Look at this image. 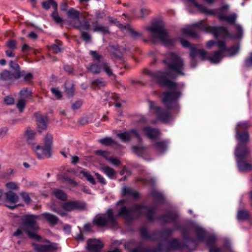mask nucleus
<instances>
[{
	"mask_svg": "<svg viewBox=\"0 0 252 252\" xmlns=\"http://www.w3.org/2000/svg\"><path fill=\"white\" fill-rule=\"evenodd\" d=\"M165 56L166 58L163 60V63L167 64L169 70L173 71L176 74L158 71L154 75L160 84L170 89L163 92L162 102L167 109H176L178 107L177 100L181 96L182 92L177 90L178 84L167 77L174 79L178 75H184V62L179 56L172 52L166 54Z\"/></svg>",
	"mask_w": 252,
	"mask_h": 252,
	"instance_id": "nucleus-1",
	"label": "nucleus"
},
{
	"mask_svg": "<svg viewBox=\"0 0 252 252\" xmlns=\"http://www.w3.org/2000/svg\"><path fill=\"white\" fill-rule=\"evenodd\" d=\"M145 29L150 32L151 40L154 43L159 40L164 45L171 46L175 42L174 39L169 38L164 24L160 21H154L151 26L146 27Z\"/></svg>",
	"mask_w": 252,
	"mask_h": 252,
	"instance_id": "nucleus-2",
	"label": "nucleus"
},
{
	"mask_svg": "<svg viewBox=\"0 0 252 252\" xmlns=\"http://www.w3.org/2000/svg\"><path fill=\"white\" fill-rule=\"evenodd\" d=\"M235 156L238 166L240 171H248L252 169V162L249 163L244 160L249 154L245 143H239L235 150Z\"/></svg>",
	"mask_w": 252,
	"mask_h": 252,
	"instance_id": "nucleus-3",
	"label": "nucleus"
},
{
	"mask_svg": "<svg viewBox=\"0 0 252 252\" xmlns=\"http://www.w3.org/2000/svg\"><path fill=\"white\" fill-rule=\"evenodd\" d=\"M36 219L37 217L35 216L27 215L25 217L24 225L29 236L38 240L40 237L35 232L38 229V226L36 223Z\"/></svg>",
	"mask_w": 252,
	"mask_h": 252,
	"instance_id": "nucleus-4",
	"label": "nucleus"
},
{
	"mask_svg": "<svg viewBox=\"0 0 252 252\" xmlns=\"http://www.w3.org/2000/svg\"><path fill=\"white\" fill-rule=\"evenodd\" d=\"M32 148L39 158H50L51 156V144L50 143H32Z\"/></svg>",
	"mask_w": 252,
	"mask_h": 252,
	"instance_id": "nucleus-5",
	"label": "nucleus"
},
{
	"mask_svg": "<svg viewBox=\"0 0 252 252\" xmlns=\"http://www.w3.org/2000/svg\"><path fill=\"white\" fill-rule=\"evenodd\" d=\"M150 108L154 110V114L156 115L158 120L164 123H167L172 119V117L170 113L166 110H164L160 107L156 106L154 101H148Z\"/></svg>",
	"mask_w": 252,
	"mask_h": 252,
	"instance_id": "nucleus-6",
	"label": "nucleus"
},
{
	"mask_svg": "<svg viewBox=\"0 0 252 252\" xmlns=\"http://www.w3.org/2000/svg\"><path fill=\"white\" fill-rule=\"evenodd\" d=\"M151 210L147 207L143 205H136L131 210L127 209L126 207H123L119 212L120 216H123L125 218H128L134 214H145L148 215Z\"/></svg>",
	"mask_w": 252,
	"mask_h": 252,
	"instance_id": "nucleus-7",
	"label": "nucleus"
},
{
	"mask_svg": "<svg viewBox=\"0 0 252 252\" xmlns=\"http://www.w3.org/2000/svg\"><path fill=\"white\" fill-rule=\"evenodd\" d=\"M206 26V24L201 21L198 23L193 24L192 25L183 28L182 31L186 35L192 37H197L198 36V32L199 31H204L205 30L202 28V27Z\"/></svg>",
	"mask_w": 252,
	"mask_h": 252,
	"instance_id": "nucleus-8",
	"label": "nucleus"
},
{
	"mask_svg": "<svg viewBox=\"0 0 252 252\" xmlns=\"http://www.w3.org/2000/svg\"><path fill=\"white\" fill-rule=\"evenodd\" d=\"M229 8V5L225 4L218 9V17L220 21H225L229 24H234L236 22L237 14L235 13L226 15L222 13V12L227 10Z\"/></svg>",
	"mask_w": 252,
	"mask_h": 252,
	"instance_id": "nucleus-9",
	"label": "nucleus"
},
{
	"mask_svg": "<svg viewBox=\"0 0 252 252\" xmlns=\"http://www.w3.org/2000/svg\"><path fill=\"white\" fill-rule=\"evenodd\" d=\"M94 222L98 226H103L107 223L115 225V220L113 216L112 210L109 209L105 214L95 218L94 220Z\"/></svg>",
	"mask_w": 252,
	"mask_h": 252,
	"instance_id": "nucleus-10",
	"label": "nucleus"
},
{
	"mask_svg": "<svg viewBox=\"0 0 252 252\" xmlns=\"http://www.w3.org/2000/svg\"><path fill=\"white\" fill-rule=\"evenodd\" d=\"M205 31L211 32L216 38L220 35H225L230 37V33H229L227 28L223 26L212 27L206 24V26L202 27Z\"/></svg>",
	"mask_w": 252,
	"mask_h": 252,
	"instance_id": "nucleus-11",
	"label": "nucleus"
},
{
	"mask_svg": "<svg viewBox=\"0 0 252 252\" xmlns=\"http://www.w3.org/2000/svg\"><path fill=\"white\" fill-rule=\"evenodd\" d=\"M248 127L247 123H240L236 127V136L237 140L240 142H248L250 140V136L247 131H242Z\"/></svg>",
	"mask_w": 252,
	"mask_h": 252,
	"instance_id": "nucleus-12",
	"label": "nucleus"
},
{
	"mask_svg": "<svg viewBox=\"0 0 252 252\" xmlns=\"http://www.w3.org/2000/svg\"><path fill=\"white\" fill-rule=\"evenodd\" d=\"M117 135L121 140L124 141H130L134 137L136 138L137 140H141L139 134L137 131L134 129L123 133H117Z\"/></svg>",
	"mask_w": 252,
	"mask_h": 252,
	"instance_id": "nucleus-13",
	"label": "nucleus"
},
{
	"mask_svg": "<svg viewBox=\"0 0 252 252\" xmlns=\"http://www.w3.org/2000/svg\"><path fill=\"white\" fill-rule=\"evenodd\" d=\"M58 245L55 243L47 244H36L35 245V249L38 252H54L58 249Z\"/></svg>",
	"mask_w": 252,
	"mask_h": 252,
	"instance_id": "nucleus-14",
	"label": "nucleus"
},
{
	"mask_svg": "<svg viewBox=\"0 0 252 252\" xmlns=\"http://www.w3.org/2000/svg\"><path fill=\"white\" fill-rule=\"evenodd\" d=\"M103 246L102 243L99 240L90 239L87 242V249L91 252L99 251Z\"/></svg>",
	"mask_w": 252,
	"mask_h": 252,
	"instance_id": "nucleus-15",
	"label": "nucleus"
},
{
	"mask_svg": "<svg viewBox=\"0 0 252 252\" xmlns=\"http://www.w3.org/2000/svg\"><path fill=\"white\" fill-rule=\"evenodd\" d=\"M35 117L36 118V122L39 129V131H40L41 130L46 129L47 126L48 122L47 117H44L39 113H36L35 114Z\"/></svg>",
	"mask_w": 252,
	"mask_h": 252,
	"instance_id": "nucleus-16",
	"label": "nucleus"
},
{
	"mask_svg": "<svg viewBox=\"0 0 252 252\" xmlns=\"http://www.w3.org/2000/svg\"><path fill=\"white\" fill-rule=\"evenodd\" d=\"M70 24L74 28L79 30L81 32L84 31H89L91 28V25L89 22L86 20L81 23V20L77 22L76 21L71 20L70 21Z\"/></svg>",
	"mask_w": 252,
	"mask_h": 252,
	"instance_id": "nucleus-17",
	"label": "nucleus"
},
{
	"mask_svg": "<svg viewBox=\"0 0 252 252\" xmlns=\"http://www.w3.org/2000/svg\"><path fill=\"white\" fill-rule=\"evenodd\" d=\"M144 134L151 139H155L158 138L160 135L158 129L153 128L149 126H146L143 128Z\"/></svg>",
	"mask_w": 252,
	"mask_h": 252,
	"instance_id": "nucleus-18",
	"label": "nucleus"
},
{
	"mask_svg": "<svg viewBox=\"0 0 252 252\" xmlns=\"http://www.w3.org/2000/svg\"><path fill=\"white\" fill-rule=\"evenodd\" d=\"M77 175L81 178H85L88 181L93 185L95 184V181L93 176L90 172L85 169H81L77 172Z\"/></svg>",
	"mask_w": 252,
	"mask_h": 252,
	"instance_id": "nucleus-19",
	"label": "nucleus"
},
{
	"mask_svg": "<svg viewBox=\"0 0 252 252\" xmlns=\"http://www.w3.org/2000/svg\"><path fill=\"white\" fill-rule=\"evenodd\" d=\"M92 30L94 32H100L103 34L110 33L108 28L99 24L97 21L92 23Z\"/></svg>",
	"mask_w": 252,
	"mask_h": 252,
	"instance_id": "nucleus-20",
	"label": "nucleus"
},
{
	"mask_svg": "<svg viewBox=\"0 0 252 252\" xmlns=\"http://www.w3.org/2000/svg\"><path fill=\"white\" fill-rule=\"evenodd\" d=\"M66 14L69 20L68 21L70 24V21L71 20L76 21L78 22L80 20V12L73 8L69 9L66 12Z\"/></svg>",
	"mask_w": 252,
	"mask_h": 252,
	"instance_id": "nucleus-21",
	"label": "nucleus"
},
{
	"mask_svg": "<svg viewBox=\"0 0 252 252\" xmlns=\"http://www.w3.org/2000/svg\"><path fill=\"white\" fill-rule=\"evenodd\" d=\"M123 194L126 196H131L134 199L139 196V193L137 191L132 188L126 187H124L123 189Z\"/></svg>",
	"mask_w": 252,
	"mask_h": 252,
	"instance_id": "nucleus-22",
	"label": "nucleus"
},
{
	"mask_svg": "<svg viewBox=\"0 0 252 252\" xmlns=\"http://www.w3.org/2000/svg\"><path fill=\"white\" fill-rule=\"evenodd\" d=\"M235 28L236 29L235 34H230V38L235 39H241L243 36V30L242 27L239 24H234Z\"/></svg>",
	"mask_w": 252,
	"mask_h": 252,
	"instance_id": "nucleus-23",
	"label": "nucleus"
},
{
	"mask_svg": "<svg viewBox=\"0 0 252 252\" xmlns=\"http://www.w3.org/2000/svg\"><path fill=\"white\" fill-rule=\"evenodd\" d=\"M223 53L221 51H216L214 52L211 57L210 56L209 61L212 63H218L223 57Z\"/></svg>",
	"mask_w": 252,
	"mask_h": 252,
	"instance_id": "nucleus-24",
	"label": "nucleus"
},
{
	"mask_svg": "<svg viewBox=\"0 0 252 252\" xmlns=\"http://www.w3.org/2000/svg\"><path fill=\"white\" fill-rule=\"evenodd\" d=\"M6 200L11 203L15 204L19 200L18 196L14 192L9 191L5 193Z\"/></svg>",
	"mask_w": 252,
	"mask_h": 252,
	"instance_id": "nucleus-25",
	"label": "nucleus"
},
{
	"mask_svg": "<svg viewBox=\"0 0 252 252\" xmlns=\"http://www.w3.org/2000/svg\"><path fill=\"white\" fill-rule=\"evenodd\" d=\"M46 220L51 224H56L59 221V219L56 216L50 213H45L42 215Z\"/></svg>",
	"mask_w": 252,
	"mask_h": 252,
	"instance_id": "nucleus-26",
	"label": "nucleus"
},
{
	"mask_svg": "<svg viewBox=\"0 0 252 252\" xmlns=\"http://www.w3.org/2000/svg\"><path fill=\"white\" fill-rule=\"evenodd\" d=\"M101 170L109 178L112 179L115 178L116 173L113 168L107 166H103L101 167Z\"/></svg>",
	"mask_w": 252,
	"mask_h": 252,
	"instance_id": "nucleus-27",
	"label": "nucleus"
},
{
	"mask_svg": "<svg viewBox=\"0 0 252 252\" xmlns=\"http://www.w3.org/2000/svg\"><path fill=\"white\" fill-rule=\"evenodd\" d=\"M130 34L131 37L134 39H137L142 36V34L135 31L129 25H127L125 27Z\"/></svg>",
	"mask_w": 252,
	"mask_h": 252,
	"instance_id": "nucleus-28",
	"label": "nucleus"
},
{
	"mask_svg": "<svg viewBox=\"0 0 252 252\" xmlns=\"http://www.w3.org/2000/svg\"><path fill=\"white\" fill-rule=\"evenodd\" d=\"M109 50L115 58L117 59H121L122 57V53L120 51L118 46L110 45L109 47Z\"/></svg>",
	"mask_w": 252,
	"mask_h": 252,
	"instance_id": "nucleus-29",
	"label": "nucleus"
},
{
	"mask_svg": "<svg viewBox=\"0 0 252 252\" xmlns=\"http://www.w3.org/2000/svg\"><path fill=\"white\" fill-rule=\"evenodd\" d=\"M106 85V82L102 78L96 79L92 82L91 87L94 89L100 88Z\"/></svg>",
	"mask_w": 252,
	"mask_h": 252,
	"instance_id": "nucleus-30",
	"label": "nucleus"
},
{
	"mask_svg": "<svg viewBox=\"0 0 252 252\" xmlns=\"http://www.w3.org/2000/svg\"><path fill=\"white\" fill-rule=\"evenodd\" d=\"M77 208V203L74 201L67 202L63 205V208L66 211H71Z\"/></svg>",
	"mask_w": 252,
	"mask_h": 252,
	"instance_id": "nucleus-31",
	"label": "nucleus"
},
{
	"mask_svg": "<svg viewBox=\"0 0 252 252\" xmlns=\"http://www.w3.org/2000/svg\"><path fill=\"white\" fill-rule=\"evenodd\" d=\"M43 7L45 9H48L50 6L52 5L55 10L58 9V4L54 0H47L46 1L42 2Z\"/></svg>",
	"mask_w": 252,
	"mask_h": 252,
	"instance_id": "nucleus-32",
	"label": "nucleus"
},
{
	"mask_svg": "<svg viewBox=\"0 0 252 252\" xmlns=\"http://www.w3.org/2000/svg\"><path fill=\"white\" fill-rule=\"evenodd\" d=\"M101 65L99 66L96 63H92L87 67L88 70L94 74L99 73L101 71Z\"/></svg>",
	"mask_w": 252,
	"mask_h": 252,
	"instance_id": "nucleus-33",
	"label": "nucleus"
},
{
	"mask_svg": "<svg viewBox=\"0 0 252 252\" xmlns=\"http://www.w3.org/2000/svg\"><path fill=\"white\" fill-rule=\"evenodd\" d=\"M194 5L198 8L200 11L202 13H204L207 14H215L216 13L213 10H208L205 6L198 4L196 2H194Z\"/></svg>",
	"mask_w": 252,
	"mask_h": 252,
	"instance_id": "nucleus-34",
	"label": "nucleus"
},
{
	"mask_svg": "<svg viewBox=\"0 0 252 252\" xmlns=\"http://www.w3.org/2000/svg\"><path fill=\"white\" fill-rule=\"evenodd\" d=\"M101 66L103 68L104 71L109 76H113L114 77H116V76L113 73L112 70L110 66L109 65V64L108 63H107L106 62H103L101 64Z\"/></svg>",
	"mask_w": 252,
	"mask_h": 252,
	"instance_id": "nucleus-35",
	"label": "nucleus"
},
{
	"mask_svg": "<svg viewBox=\"0 0 252 252\" xmlns=\"http://www.w3.org/2000/svg\"><path fill=\"white\" fill-rule=\"evenodd\" d=\"M215 241L214 237L211 238L207 242V245L209 248L210 252H220V250L218 249L215 246L213 245V243Z\"/></svg>",
	"mask_w": 252,
	"mask_h": 252,
	"instance_id": "nucleus-36",
	"label": "nucleus"
},
{
	"mask_svg": "<svg viewBox=\"0 0 252 252\" xmlns=\"http://www.w3.org/2000/svg\"><path fill=\"white\" fill-rule=\"evenodd\" d=\"M52 194L57 198L64 200L66 199V195L61 190L54 189L53 190Z\"/></svg>",
	"mask_w": 252,
	"mask_h": 252,
	"instance_id": "nucleus-37",
	"label": "nucleus"
},
{
	"mask_svg": "<svg viewBox=\"0 0 252 252\" xmlns=\"http://www.w3.org/2000/svg\"><path fill=\"white\" fill-rule=\"evenodd\" d=\"M11 79V73L7 70H4L0 73V79L1 80L6 81Z\"/></svg>",
	"mask_w": 252,
	"mask_h": 252,
	"instance_id": "nucleus-38",
	"label": "nucleus"
},
{
	"mask_svg": "<svg viewBox=\"0 0 252 252\" xmlns=\"http://www.w3.org/2000/svg\"><path fill=\"white\" fill-rule=\"evenodd\" d=\"M35 134L36 132L35 131L29 127L26 130L24 135L28 140H31L34 139Z\"/></svg>",
	"mask_w": 252,
	"mask_h": 252,
	"instance_id": "nucleus-39",
	"label": "nucleus"
},
{
	"mask_svg": "<svg viewBox=\"0 0 252 252\" xmlns=\"http://www.w3.org/2000/svg\"><path fill=\"white\" fill-rule=\"evenodd\" d=\"M90 54L93 57L94 60L98 62H100L101 61L103 60L104 58L101 55L99 54L95 51H91Z\"/></svg>",
	"mask_w": 252,
	"mask_h": 252,
	"instance_id": "nucleus-40",
	"label": "nucleus"
},
{
	"mask_svg": "<svg viewBox=\"0 0 252 252\" xmlns=\"http://www.w3.org/2000/svg\"><path fill=\"white\" fill-rule=\"evenodd\" d=\"M249 213L246 210H241L238 212L237 218L239 220H244L248 218Z\"/></svg>",
	"mask_w": 252,
	"mask_h": 252,
	"instance_id": "nucleus-41",
	"label": "nucleus"
},
{
	"mask_svg": "<svg viewBox=\"0 0 252 252\" xmlns=\"http://www.w3.org/2000/svg\"><path fill=\"white\" fill-rule=\"evenodd\" d=\"M227 49L226 51L229 53V56H232L237 53L239 50V46L234 45L231 48H227Z\"/></svg>",
	"mask_w": 252,
	"mask_h": 252,
	"instance_id": "nucleus-42",
	"label": "nucleus"
},
{
	"mask_svg": "<svg viewBox=\"0 0 252 252\" xmlns=\"http://www.w3.org/2000/svg\"><path fill=\"white\" fill-rule=\"evenodd\" d=\"M19 94L22 98L25 99L27 98L29 96H31L32 93L31 91L28 90V89L24 88L20 91Z\"/></svg>",
	"mask_w": 252,
	"mask_h": 252,
	"instance_id": "nucleus-43",
	"label": "nucleus"
},
{
	"mask_svg": "<svg viewBox=\"0 0 252 252\" xmlns=\"http://www.w3.org/2000/svg\"><path fill=\"white\" fill-rule=\"evenodd\" d=\"M216 45L218 46V48H219V51H221L222 52H224V51H226L227 49V48L225 42L223 40H219L218 41Z\"/></svg>",
	"mask_w": 252,
	"mask_h": 252,
	"instance_id": "nucleus-44",
	"label": "nucleus"
},
{
	"mask_svg": "<svg viewBox=\"0 0 252 252\" xmlns=\"http://www.w3.org/2000/svg\"><path fill=\"white\" fill-rule=\"evenodd\" d=\"M5 187L7 189L15 190L18 189V186L15 182H10L5 184Z\"/></svg>",
	"mask_w": 252,
	"mask_h": 252,
	"instance_id": "nucleus-45",
	"label": "nucleus"
},
{
	"mask_svg": "<svg viewBox=\"0 0 252 252\" xmlns=\"http://www.w3.org/2000/svg\"><path fill=\"white\" fill-rule=\"evenodd\" d=\"M132 150L135 154L137 155H140L144 152L145 148L141 145L133 146L132 147Z\"/></svg>",
	"mask_w": 252,
	"mask_h": 252,
	"instance_id": "nucleus-46",
	"label": "nucleus"
},
{
	"mask_svg": "<svg viewBox=\"0 0 252 252\" xmlns=\"http://www.w3.org/2000/svg\"><path fill=\"white\" fill-rule=\"evenodd\" d=\"M26 100L23 98L20 99L17 104V107L19 109L20 112H22L24 108L25 107Z\"/></svg>",
	"mask_w": 252,
	"mask_h": 252,
	"instance_id": "nucleus-47",
	"label": "nucleus"
},
{
	"mask_svg": "<svg viewBox=\"0 0 252 252\" xmlns=\"http://www.w3.org/2000/svg\"><path fill=\"white\" fill-rule=\"evenodd\" d=\"M51 91L57 99H60L62 97V92L58 88H52Z\"/></svg>",
	"mask_w": 252,
	"mask_h": 252,
	"instance_id": "nucleus-48",
	"label": "nucleus"
},
{
	"mask_svg": "<svg viewBox=\"0 0 252 252\" xmlns=\"http://www.w3.org/2000/svg\"><path fill=\"white\" fill-rule=\"evenodd\" d=\"M6 46L12 50H15L17 48V42L15 40H9L6 43Z\"/></svg>",
	"mask_w": 252,
	"mask_h": 252,
	"instance_id": "nucleus-49",
	"label": "nucleus"
},
{
	"mask_svg": "<svg viewBox=\"0 0 252 252\" xmlns=\"http://www.w3.org/2000/svg\"><path fill=\"white\" fill-rule=\"evenodd\" d=\"M81 37L82 39L85 41V42H89L91 40V35L90 33L87 32H85L84 31H82L81 32Z\"/></svg>",
	"mask_w": 252,
	"mask_h": 252,
	"instance_id": "nucleus-50",
	"label": "nucleus"
},
{
	"mask_svg": "<svg viewBox=\"0 0 252 252\" xmlns=\"http://www.w3.org/2000/svg\"><path fill=\"white\" fill-rule=\"evenodd\" d=\"M22 77H23L24 81L27 83H29L33 78V75L31 73H26L25 71H23V75Z\"/></svg>",
	"mask_w": 252,
	"mask_h": 252,
	"instance_id": "nucleus-51",
	"label": "nucleus"
},
{
	"mask_svg": "<svg viewBox=\"0 0 252 252\" xmlns=\"http://www.w3.org/2000/svg\"><path fill=\"white\" fill-rule=\"evenodd\" d=\"M196 234L197 239L199 240H202L205 235V232L202 228L198 227L196 228Z\"/></svg>",
	"mask_w": 252,
	"mask_h": 252,
	"instance_id": "nucleus-52",
	"label": "nucleus"
},
{
	"mask_svg": "<svg viewBox=\"0 0 252 252\" xmlns=\"http://www.w3.org/2000/svg\"><path fill=\"white\" fill-rule=\"evenodd\" d=\"M52 17L54 20L57 23H61L63 22V19L59 16L57 10H55L52 14Z\"/></svg>",
	"mask_w": 252,
	"mask_h": 252,
	"instance_id": "nucleus-53",
	"label": "nucleus"
},
{
	"mask_svg": "<svg viewBox=\"0 0 252 252\" xmlns=\"http://www.w3.org/2000/svg\"><path fill=\"white\" fill-rule=\"evenodd\" d=\"M23 71L24 70L21 71L20 69L14 70V72L11 74L12 78L13 77L15 79H19L23 75Z\"/></svg>",
	"mask_w": 252,
	"mask_h": 252,
	"instance_id": "nucleus-54",
	"label": "nucleus"
},
{
	"mask_svg": "<svg viewBox=\"0 0 252 252\" xmlns=\"http://www.w3.org/2000/svg\"><path fill=\"white\" fill-rule=\"evenodd\" d=\"M83 102L81 100H77L72 103L71 109L75 111L80 109L82 105Z\"/></svg>",
	"mask_w": 252,
	"mask_h": 252,
	"instance_id": "nucleus-55",
	"label": "nucleus"
},
{
	"mask_svg": "<svg viewBox=\"0 0 252 252\" xmlns=\"http://www.w3.org/2000/svg\"><path fill=\"white\" fill-rule=\"evenodd\" d=\"M24 201L27 204H29L31 202V198L28 193L26 192H22L20 193Z\"/></svg>",
	"mask_w": 252,
	"mask_h": 252,
	"instance_id": "nucleus-56",
	"label": "nucleus"
},
{
	"mask_svg": "<svg viewBox=\"0 0 252 252\" xmlns=\"http://www.w3.org/2000/svg\"><path fill=\"white\" fill-rule=\"evenodd\" d=\"M150 12L149 9L147 8H141L140 10V15L137 16L138 18H144L145 16L148 15Z\"/></svg>",
	"mask_w": 252,
	"mask_h": 252,
	"instance_id": "nucleus-57",
	"label": "nucleus"
},
{
	"mask_svg": "<svg viewBox=\"0 0 252 252\" xmlns=\"http://www.w3.org/2000/svg\"><path fill=\"white\" fill-rule=\"evenodd\" d=\"M199 55L201 56L202 60H208L209 61L210 56L207 51L203 49H200Z\"/></svg>",
	"mask_w": 252,
	"mask_h": 252,
	"instance_id": "nucleus-58",
	"label": "nucleus"
},
{
	"mask_svg": "<svg viewBox=\"0 0 252 252\" xmlns=\"http://www.w3.org/2000/svg\"><path fill=\"white\" fill-rule=\"evenodd\" d=\"M200 49H197L194 48H191L190 55L193 59H195V58L199 54V52Z\"/></svg>",
	"mask_w": 252,
	"mask_h": 252,
	"instance_id": "nucleus-59",
	"label": "nucleus"
},
{
	"mask_svg": "<svg viewBox=\"0 0 252 252\" xmlns=\"http://www.w3.org/2000/svg\"><path fill=\"white\" fill-rule=\"evenodd\" d=\"M4 101L7 105H11L14 103V99L12 97L7 96L4 98Z\"/></svg>",
	"mask_w": 252,
	"mask_h": 252,
	"instance_id": "nucleus-60",
	"label": "nucleus"
},
{
	"mask_svg": "<svg viewBox=\"0 0 252 252\" xmlns=\"http://www.w3.org/2000/svg\"><path fill=\"white\" fill-rule=\"evenodd\" d=\"M50 50H52L55 53H58L61 52V49L56 44H53L50 47Z\"/></svg>",
	"mask_w": 252,
	"mask_h": 252,
	"instance_id": "nucleus-61",
	"label": "nucleus"
},
{
	"mask_svg": "<svg viewBox=\"0 0 252 252\" xmlns=\"http://www.w3.org/2000/svg\"><path fill=\"white\" fill-rule=\"evenodd\" d=\"M9 65L10 67L13 69L14 70H18V69H20V66L16 63H14L13 61H10L9 62Z\"/></svg>",
	"mask_w": 252,
	"mask_h": 252,
	"instance_id": "nucleus-62",
	"label": "nucleus"
},
{
	"mask_svg": "<svg viewBox=\"0 0 252 252\" xmlns=\"http://www.w3.org/2000/svg\"><path fill=\"white\" fill-rule=\"evenodd\" d=\"M15 173L14 170L10 169L7 170L2 175L3 178H8L11 175Z\"/></svg>",
	"mask_w": 252,
	"mask_h": 252,
	"instance_id": "nucleus-63",
	"label": "nucleus"
},
{
	"mask_svg": "<svg viewBox=\"0 0 252 252\" xmlns=\"http://www.w3.org/2000/svg\"><path fill=\"white\" fill-rule=\"evenodd\" d=\"M245 65L247 67L252 66V53L251 54L250 57L246 60Z\"/></svg>",
	"mask_w": 252,
	"mask_h": 252,
	"instance_id": "nucleus-64",
	"label": "nucleus"
}]
</instances>
